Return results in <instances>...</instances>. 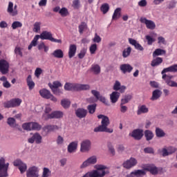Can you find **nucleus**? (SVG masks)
Returning a JSON list of instances; mask_svg holds the SVG:
<instances>
[{"label": "nucleus", "mask_w": 177, "mask_h": 177, "mask_svg": "<svg viewBox=\"0 0 177 177\" xmlns=\"http://www.w3.org/2000/svg\"><path fill=\"white\" fill-rule=\"evenodd\" d=\"M110 10V6H109V3H105L101 6L100 10L102 12L104 15H106L107 12Z\"/></svg>", "instance_id": "79ce46f5"}, {"label": "nucleus", "mask_w": 177, "mask_h": 177, "mask_svg": "<svg viewBox=\"0 0 177 177\" xmlns=\"http://www.w3.org/2000/svg\"><path fill=\"white\" fill-rule=\"evenodd\" d=\"M146 175V170H145V167L143 169H138L134 170L127 175V177H142Z\"/></svg>", "instance_id": "a211bd4d"}, {"label": "nucleus", "mask_w": 177, "mask_h": 177, "mask_svg": "<svg viewBox=\"0 0 177 177\" xmlns=\"http://www.w3.org/2000/svg\"><path fill=\"white\" fill-rule=\"evenodd\" d=\"M145 136L146 138V140H151L153 138H154V134L153 133V131L150 130H146L145 131Z\"/></svg>", "instance_id": "ea45409f"}, {"label": "nucleus", "mask_w": 177, "mask_h": 177, "mask_svg": "<svg viewBox=\"0 0 177 177\" xmlns=\"http://www.w3.org/2000/svg\"><path fill=\"white\" fill-rule=\"evenodd\" d=\"M61 104L64 109H68L71 102L68 100L64 99L61 101Z\"/></svg>", "instance_id": "8fccbe9b"}, {"label": "nucleus", "mask_w": 177, "mask_h": 177, "mask_svg": "<svg viewBox=\"0 0 177 177\" xmlns=\"http://www.w3.org/2000/svg\"><path fill=\"white\" fill-rule=\"evenodd\" d=\"M22 128L24 131H32V122L24 123L22 124Z\"/></svg>", "instance_id": "3c124183"}, {"label": "nucleus", "mask_w": 177, "mask_h": 177, "mask_svg": "<svg viewBox=\"0 0 177 177\" xmlns=\"http://www.w3.org/2000/svg\"><path fill=\"white\" fill-rule=\"evenodd\" d=\"M90 53L91 55H95V53H96V50H97V45H96V44H92L90 46Z\"/></svg>", "instance_id": "13d9d810"}, {"label": "nucleus", "mask_w": 177, "mask_h": 177, "mask_svg": "<svg viewBox=\"0 0 177 177\" xmlns=\"http://www.w3.org/2000/svg\"><path fill=\"white\" fill-rule=\"evenodd\" d=\"M97 106V104H90L87 106V110L89 113V114H94L95 111H96Z\"/></svg>", "instance_id": "37998d69"}, {"label": "nucleus", "mask_w": 177, "mask_h": 177, "mask_svg": "<svg viewBox=\"0 0 177 177\" xmlns=\"http://www.w3.org/2000/svg\"><path fill=\"white\" fill-rule=\"evenodd\" d=\"M120 70L123 74H127V73H131L133 70V67L129 64H123L120 66Z\"/></svg>", "instance_id": "6ab92c4d"}, {"label": "nucleus", "mask_w": 177, "mask_h": 177, "mask_svg": "<svg viewBox=\"0 0 177 177\" xmlns=\"http://www.w3.org/2000/svg\"><path fill=\"white\" fill-rule=\"evenodd\" d=\"M77 147H78V142L75 141L71 142L68 146V153H74L77 150Z\"/></svg>", "instance_id": "c756f323"}, {"label": "nucleus", "mask_w": 177, "mask_h": 177, "mask_svg": "<svg viewBox=\"0 0 177 177\" xmlns=\"http://www.w3.org/2000/svg\"><path fill=\"white\" fill-rule=\"evenodd\" d=\"M33 27L34 32H38V31L41 30V22H35Z\"/></svg>", "instance_id": "6e6d98bb"}, {"label": "nucleus", "mask_w": 177, "mask_h": 177, "mask_svg": "<svg viewBox=\"0 0 177 177\" xmlns=\"http://www.w3.org/2000/svg\"><path fill=\"white\" fill-rule=\"evenodd\" d=\"M162 62H163L162 58L158 57L151 61V67H157L160 66V64H161Z\"/></svg>", "instance_id": "72a5a7b5"}, {"label": "nucleus", "mask_w": 177, "mask_h": 177, "mask_svg": "<svg viewBox=\"0 0 177 177\" xmlns=\"http://www.w3.org/2000/svg\"><path fill=\"white\" fill-rule=\"evenodd\" d=\"M13 165L15 167H18L21 174H24L27 171V165L21 160H16L14 161Z\"/></svg>", "instance_id": "f8f14e48"}, {"label": "nucleus", "mask_w": 177, "mask_h": 177, "mask_svg": "<svg viewBox=\"0 0 177 177\" xmlns=\"http://www.w3.org/2000/svg\"><path fill=\"white\" fill-rule=\"evenodd\" d=\"M27 85L29 88V91H32V88L35 87V83L32 81L31 75H29L26 79Z\"/></svg>", "instance_id": "473e14b6"}, {"label": "nucleus", "mask_w": 177, "mask_h": 177, "mask_svg": "<svg viewBox=\"0 0 177 177\" xmlns=\"http://www.w3.org/2000/svg\"><path fill=\"white\" fill-rule=\"evenodd\" d=\"M48 86L51 89V91H54L59 88H62V86H63V84H62V83L59 81H55L53 82V84L49 83Z\"/></svg>", "instance_id": "7c9ffc66"}, {"label": "nucleus", "mask_w": 177, "mask_h": 177, "mask_svg": "<svg viewBox=\"0 0 177 177\" xmlns=\"http://www.w3.org/2000/svg\"><path fill=\"white\" fill-rule=\"evenodd\" d=\"M23 101L20 98H14L3 103L6 109H11L13 107H19Z\"/></svg>", "instance_id": "20e7f679"}, {"label": "nucleus", "mask_w": 177, "mask_h": 177, "mask_svg": "<svg viewBox=\"0 0 177 177\" xmlns=\"http://www.w3.org/2000/svg\"><path fill=\"white\" fill-rule=\"evenodd\" d=\"M21 50V48H20L19 46H16L14 52L17 56H20V57H23V52Z\"/></svg>", "instance_id": "603ef678"}, {"label": "nucleus", "mask_w": 177, "mask_h": 177, "mask_svg": "<svg viewBox=\"0 0 177 177\" xmlns=\"http://www.w3.org/2000/svg\"><path fill=\"white\" fill-rule=\"evenodd\" d=\"M125 89H127V86H121V83L118 80L115 81L113 85V91H120V93H124Z\"/></svg>", "instance_id": "4be33fe9"}, {"label": "nucleus", "mask_w": 177, "mask_h": 177, "mask_svg": "<svg viewBox=\"0 0 177 177\" xmlns=\"http://www.w3.org/2000/svg\"><path fill=\"white\" fill-rule=\"evenodd\" d=\"M169 154H172V152H169V151L167 149L163 148L162 149V156L163 157H167V156H169Z\"/></svg>", "instance_id": "680f3d73"}, {"label": "nucleus", "mask_w": 177, "mask_h": 177, "mask_svg": "<svg viewBox=\"0 0 177 177\" xmlns=\"http://www.w3.org/2000/svg\"><path fill=\"white\" fill-rule=\"evenodd\" d=\"M110 125V119L109 117H104L102 120L101 125L94 129V132H107L108 133H113V129H109L107 127Z\"/></svg>", "instance_id": "f257e3e1"}, {"label": "nucleus", "mask_w": 177, "mask_h": 177, "mask_svg": "<svg viewBox=\"0 0 177 177\" xmlns=\"http://www.w3.org/2000/svg\"><path fill=\"white\" fill-rule=\"evenodd\" d=\"M52 92L54 95H57V96H60L63 93V91L60 88H55V90H52Z\"/></svg>", "instance_id": "338daca9"}, {"label": "nucleus", "mask_w": 177, "mask_h": 177, "mask_svg": "<svg viewBox=\"0 0 177 177\" xmlns=\"http://www.w3.org/2000/svg\"><path fill=\"white\" fill-rule=\"evenodd\" d=\"M145 38L147 41L148 45H153V42L156 41V39H154L153 37H151L150 35H146Z\"/></svg>", "instance_id": "bf43d9fd"}, {"label": "nucleus", "mask_w": 177, "mask_h": 177, "mask_svg": "<svg viewBox=\"0 0 177 177\" xmlns=\"http://www.w3.org/2000/svg\"><path fill=\"white\" fill-rule=\"evenodd\" d=\"M91 93L94 95L97 100H100V102H102V103H104V104H106V106L109 105V102H107L106 97L100 95V92L96 90H92Z\"/></svg>", "instance_id": "dca6fc26"}, {"label": "nucleus", "mask_w": 177, "mask_h": 177, "mask_svg": "<svg viewBox=\"0 0 177 177\" xmlns=\"http://www.w3.org/2000/svg\"><path fill=\"white\" fill-rule=\"evenodd\" d=\"M43 117L45 118V120H52L53 118H62L63 112L60 111H55L50 114H44Z\"/></svg>", "instance_id": "1a4fd4ad"}, {"label": "nucleus", "mask_w": 177, "mask_h": 177, "mask_svg": "<svg viewBox=\"0 0 177 177\" xmlns=\"http://www.w3.org/2000/svg\"><path fill=\"white\" fill-rule=\"evenodd\" d=\"M138 164V160L135 158H130L123 163L124 168L126 169H131Z\"/></svg>", "instance_id": "4468645a"}, {"label": "nucleus", "mask_w": 177, "mask_h": 177, "mask_svg": "<svg viewBox=\"0 0 177 177\" xmlns=\"http://www.w3.org/2000/svg\"><path fill=\"white\" fill-rule=\"evenodd\" d=\"M39 35H37L35 36L34 39H32V41H31V44L33 46H37V42L38 41V40L39 39Z\"/></svg>", "instance_id": "e2e57ef3"}, {"label": "nucleus", "mask_w": 177, "mask_h": 177, "mask_svg": "<svg viewBox=\"0 0 177 177\" xmlns=\"http://www.w3.org/2000/svg\"><path fill=\"white\" fill-rule=\"evenodd\" d=\"M75 114L78 118H85L86 114H88V111L82 108H79L75 111Z\"/></svg>", "instance_id": "b1692460"}, {"label": "nucleus", "mask_w": 177, "mask_h": 177, "mask_svg": "<svg viewBox=\"0 0 177 177\" xmlns=\"http://www.w3.org/2000/svg\"><path fill=\"white\" fill-rule=\"evenodd\" d=\"M11 27L12 30H16V28H20L23 27V24L19 21H15L12 24Z\"/></svg>", "instance_id": "09e8293b"}, {"label": "nucleus", "mask_w": 177, "mask_h": 177, "mask_svg": "<svg viewBox=\"0 0 177 177\" xmlns=\"http://www.w3.org/2000/svg\"><path fill=\"white\" fill-rule=\"evenodd\" d=\"M39 95L41 96V97H44V99H50L52 102H57V98L53 96V95L50 93V91H49L46 88H43L40 90Z\"/></svg>", "instance_id": "39448f33"}, {"label": "nucleus", "mask_w": 177, "mask_h": 177, "mask_svg": "<svg viewBox=\"0 0 177 177\" xmlns=\"http://www.w3.org/2000/svg\"><path fill=\"white\" fill-rule=\"evenodd\" d=\"M38 49L39 50H42V49H44V52H48V50H49V47L46 46L45 43L41 42L38 45Z\"/></svg>", "instance_id": "4d7b16f0"}, {"label": "nucleus", "mask_w": 177, "mask_h": 177, "mask_svg": "<svg viewBox=\"0 0 177 177\" xmlns=\"http://www.w3.org/2000/svg\"><path fill=\"white\" fill-rule=\"evenodd\" d=\"M155 133L157 138H164V136H165V132L160 127L156 128Z\"/></svg>", "instance_id": "e433bc0d"}, {"label": "nucleus", "mask_w": 177, "mask_h": 177, "mask_svg": "<svg viewBox=\"0 0 177 177\" xmlns=\"http://www.w3.org/2000/svg\"><path fill=\"white\" fill-rule=\"evenodd\" d=\"M8 169H9V163H6L5 158H0V177H8L9 174H8Z\"/></svg>", "instance_id": "7ed1b4c3"}, {"label": "nucleus", "mask_w": 177, "mask_h": 177, "mask_svg": "<svg viewBox=\"0 0 177 177\" xmlns=\"http://www.w3.org/2000/svg\"><path fill=\"white\" fill-rule=\"evenodd\" d=\"M87 25L85 22H82L81 24L79 26V32L80 34H83L84 30L86 28Z\"/></svg>", "instance_id": "5fc2aeb1"}, {"label": "nucleus", "mask_w": 177, "mask_h": 177, "mask_svg": "<svg viewBox=\"0 0 177 177\" xmlns=\"http://www.w3.org/2000/svg\"><path fill=\"white\" fill-rule=\"evenodd\" d=\"M75 53H77V46L75 44H71L69 46L68 53L69 59H72V57H74L75 56Z\"/></svg>", "instance_id": "393cba45"}, {"label": "nucleus", "mask_w": 177, "mask_h": 177, "mask_svg": "<svg viewBox=\"0 0 177 177\" xmlns=\"http://www.w3.org/2000/svg\"><path fill=\"white\" fill-rule=\"evenodd\" d=\"M91 71L95 75L100 74V66L97 64L92 65Z\"/></svg>", "instance_id": "c03bdc74"}, {"label": "nucleus", "mask_w": 177, "mask_h": 177, "mask_svg": "<svg viewBox=\"0 0 177 177\" xmlns=\"http://www.w3.org/2000/svg\"><path fill=\"white\" fill-rule=\"evenodd\" d=\"M121 17V8H118L115 10L112 16L113 20H118Z\"/></svg>", "instance_id": "4c0bfd02"}, {"label": "nucleus", "mask_w": 177, "mask_h": 177, "mask_svg": "<svg viewBox=\"0 0 177 177\" xmlns=\"http://www.w3.org/2000/svg\"><path fill=\"white\" fill-rule=\"evenodd\" d=\"M162 93L159 89H156V90L153 91L152 93V97H151V100H157V99H158L159 97H161Z\"/></svg>", "instance_id": "c9c22d12"}, {"label": "nucleus", "mask_w": 177, "mask_h": 177, "mask_svg": "<svg viewBox=\"0 0 177 177\" xmlns=\"http://www.w3.org/2000/svg\"><path fill=\"white\" fill-rule=\"evenodd\" d=\"M65 91H77V83L66 82L64 85Z\"/></svg>", "instance_id": "c85d7f7f"}, {"label": "nucleus", "mask_w": 177, "mask_h": 177, "mask_svg": "<svg viewBox=\"0 0 177 177\" xmlns=\"http://www.w3.org/2000/svg\"><path fill=\"white\" fill-rule=\"evenodd\" d=\"M28 143H34L35 142L37 145H39L42 143V136L39 133H36L32 138L28 139Z\"/></svg>", "instance_id": "f3484780"}, {"label": "nucleus", "mask_w": 177, "mask_h": 177, "mask_svg": "<svg viewBox=\"0 0 177 177\" xmlns=\"http://www.w3.org/2000/svg\"><path fill=\"white\" fill-rule=\"evenodd\" d=\"M149 113V108L146 105H141L138 106L137 111V115H140V114H146Z\"/></svg>", "instance_id": "2f4dec72"}, {"label": "nucleus", "mask_w": 177, "mask_h": 177, "mask_svg": "<svg viewBox=\"0 0 177 177\" xmlns=\"http://www.w3.org/2000/svg\"><path fill=\"white\" fill-rule=\"evenodd\" d=\"M7 124L11 128H17L19 131H21V128H20L19 124L16 122V119H15V118H8L7 119Z\"/></svg>", "instance_id": "412c9836"}, {"label": "nucleus", "mask_w": 177, "mask_h": 177, "mask_svg": "<svg viewBox=\"0 0 177 177\" xmlns=\"http://www.w3.org/2000/svg\"><path fill=\"white\" fill-rule=\"evenodd\" d=\"M59 13L62 17H66L69 15L68 10L64 7L59 10Z\"/></svg>", "instance_id": "de8ad7c7"}, {"label": "nucleus", "mask_w": 177, "mask_h": 177, "mask_svg": "<svg viewBox=\"0 0 177 177\" xmlns=\"http://www.w3.org/2000/svg\"><path fill=\"white\" fill-rule=\"evenodd\" d=\"M39 36V38L41 39H47L50 41V42H55L57 44H62V39H57L53 38V35H52L51 32H48L46 30L43 31Z\"/></svg>", "instance_id": "f03ea898"}, {"label": "nucleus", "mask_w": 177, "mask_h": 177, "mask_svg": "<svg viewBox=\"0 0 177 177\" xmlns=\"http://www.w3.org/2000/svg\"><path fill=\"white\" fill-rule=\"evenodd\" d=\"M52 56L56 59H63L64 57V53L62 49H56L52 53Z\"/></svg>", "instance_id": "bb28decb"}, {"label": "nucleus", "mask_w": 177, "mask_h": 177, "mask_svg": "<svg viewBox=\"0 0 177 177\" xmlns=\"http://www.w3.org/2000/svg\"><path fill=\"white\" fill-rule=\"evenodd\" d=\"M162 80L166 82L167 85L168 86H171L173 88H177V83L174 81H172V78H174V76L172 75H163L162 76Z\"/></svg>", "instance_id": "9d476101"}, {"label": "nucleus", "mask_w": 177, "mask_h": 177, "mask_svg": "<svg viewBox=\"0 0 177 177\" xmlns=\"http://www.w3.org/2000/svg\"><path fill=\"white\" fill-rule=\"evenodd\" d=\"M7 12H8V13H9V15H10L12 17L17 16V14H18L17 10L13 9V2L10 1L8 3Z\"/></svg>", "instance_id": "a878e982"}, {"label": "nucleus", "mask_w": 177, "mask_h": 177, "mask_svg": "<svg viewBox=\"0 0 177 177\" xmlns=\"http://www.w3.org/2000/svg\"><path fill=\"white\" fill-rule=\"evenodd\" d=\"M91 149V140H85L81 143L80 151L82 153H85V151H89Z\"/></svg>", "instance_id": "aec40b11"}, {"label": "nucleus", "mask_w": 177, "mask_h": 177, "mask_svg": "<svg viewBox=\"0 0 177 177\" xmlns=\"http://www.w3.org/2000/svg\"><path fill=\"white\" fill-rule=\"evenodd\" d=\"M42 126L38 122H32V131H41Z\"/></svg>", "instance_id": "a18cd8bd"}, {"label": "nucleus", "mask_w": 177, "mask_h": 177, "mask_svg": "<svg viewBox=\"0 0 177 177\" xmlns=\"http://www.w3.org/2000/svg\"><path fill=\"white\" fill-rule=\"evenodd\" d=\"M9 62L6 61V59L0 60V73H1L3 75H5L9 73Z\"/></svg>", "instance_id": "0eeeda50"}, {"label": "nucleus", "mask_w": 177, "mask_h": 177, "mask_svg": "<svg viewBox=\"0 0 177 177\" xmlns=\"http://www.w3.org/2000/svg\"><path fill=\"white\" fill-rule=\"evenodd\" d=\"M50 176H52V171H50V169H49V168L44 167L43 169L41 177H50Z\"/></svg>", "instance_id": "a19ab883"}, {"label": "nucleus", "mask_w": 177, "mask_h": 177, "mask_svg": "<svg viewBox=\"0 0 177 177\" xmlns=\"http://www.w3.org/2000/svg\"><path fill=\"white\" fill-rule=\"evenodd\" d=\"M59 127L57 125H46L43 127V131L46 133H50V132H55V131H57Z\"/></svg>", "instance_id": "5701e85b"}, {"label": "nucleus", "mask_w": 177, "mask_h": 177, "mask_svg": "<svg viewBox=\"0 0 177 177\" xmlns=\"http://www.w3.org/2000/svg\"><path fill=\"white\" fill-rule=\"evenodd\" d=\"M91 86L89 84H82L76 83V91H89Z\"/></svg>", "instance_id": "cd10ccee"}, {"label": "nucleus", "mask_w": 177, "mask_h": 177, "mask_svg": "<svg viewBox=\"0 0 177 177\" xmlns=\"http://www.w3.org/2000/svg\"><path fill=\"white\" fill-rule=\"evenodd\" d=\"M72 6L74 9H80V0H73Z\"/></svg>", "instance_id": "69168bd1"}, {"label": "nucleus", "mask_w": 177, "mask_h": 177, "mask_svg": "<svg viewBox=\"0 0 177 177\" xmlns=\"http://www.w3.org/2000/svg\"><path fill=\"white\" fill-rule=\"evenodd\" d=\"M167 52L165 50L158 48L154 50L153 53V57H156V56H162V55H165Z\"/></svg>", "instance_id": "58836bf2"}, {"label": "nucleus", "mask_w": 177, "mask_h": 177, "mask_svg": "<svg viewBox=\"0 0 177 177\" xmlns=\"http://www.w3.org/2000/svg\"><path fill=\"white\" fill-rule=\"evenodd\" d=\"M131 99H132V95H125L124 97L121 100L122 104H127V103H128L131 100Z\"/></svg>", "instance_id": "864d4df0"}, {"label": "nucleus", "mask_w": 177, "mask_h": 177, "mask_svg": "<svg viewBox=\"0 0 177 177\" xmlns=\"http://www.w3.org/2000/svg\"><path fill=\"white\" fill-rule=\"evenodd\" d=\"M26 176L39 177V169L36 166L29 167L28 171H26Z\"/></svg>", "instance_id": "6e6552de"}, {"label": "nucleus", "mask_w": 177, "mask_h": 177, "mask_svg": "<svg viewBox=\"0 0 177 177\" xmlns=\"http://www.w3.org/2000/svg\"><path fill=\"white\" fill-rule=\"evenodd\" d=\"M144 171H147L150 172L151 175H158L160 171H162V168H159L156 167L154 165H146L144 167Z\"/></svg>", "instance_id": "423d86ee"}, {"label": "nucleus", "mask_w": 177, "mask_h": 177, "mask_svg": "<svg viewBox=\"0 0 177 177\" xmlns=\"http://www.w3.org/2000/svg\"><path fill=\"white\" fill-rule=\"evenodd\" d=\"M131 52H132V48L128 47V48H125L122 51V57L124 58L128 57V56H129V55H131Z\"/></svg>", "instance_id": "49530a36"}, {"label": "nucleus", "mask_w": 177, "mask_h": 177, "mask_svg": "<svg viewBox=\"0 0 177 177\" xmlns=\"http://www.w3.org/2000/svg\"><path fill=\"white\" fill-rule=\"evenodd\" d=\"M85 55H86V49L83 48L81 50L80 53L78 54L79 59H84V57H85Z\"/></svg>", "instance_id": "052dcab7"}, {"label": "nucleus", "mask_w": 177, "mask_h": 177, "mask_svg": "<svg viewBox=\"0 0 177 177\" xmlns=\"http://www.w3.org/2000/svg\"><path fill=\"white\" fill-rule=\"evenodd\" d=\"M131 138H133L135 140H140L143 138V129H134L131 133H130Z\"/></svg>", "instance_id": "ddd939ff"}, {"label": "nucleus", "mask_w": 177, "mask_h": 177, "mask_svg": "<svg viewBox=\"0 0 177 177\" xmlns=\"http://www.w3.org/2000/svg\"><path fill=\"white\" fill-rule=\"evenodd\" d=\"M93 42H96L97 44H99L100 42H102V38L100 37V36L97 35V33L95 34V37L93 39Z\"/></svg>", "instance_id": "0e129e2a"}, {"label": "nucleus", "mask_w": 177, "mask_h": 177, "mask_svg": "<svg viewBox=\"0 0 177 177\" xmlns=\"http://www.w3.org/2000/svg\"><path fill=\"white\" fill-rule=\"evenodd\" d=\"M140 21L145 24L148 30H154V28H156V23L151 20L147 19L145 17H141Z\"/></svg>", "instance_id": "9b49d317"}, {"label": "nucleus", "mask_w": 177, "mask_h": 177, "mask_svg": "<svg viewBox=\"0 0 177 177\" xmlns=\"http://www.w3.org/2000/svg\"><path fill=\"white\" fill-rule=\"evenodd\" d=\"M169 67L170 68V73H176L177 72V64H174Z\"/></svg>", "instance_id": "774afa93"}, {"label": "nucleus", "mask_w": 177, "mask_h": 177, "mask_svg": "<svg viewBox=\"0 0 177 177\" xmlns=\"http://www.w3.org/2000/svg\"><path fill=\"white\" fill-rule=\"evenodd\" d=\"M97 162V159L96 158V156H91L81 165L80 168H86V167H89V165H93V164H96Z\"/></svg>", "instance_id": "2eb2a0df"}, {"label": "nucleus", "mask_w": 177, "mask_h": 177, "mask_svg": "<svg viewBox=\"0 0 177 177\" xmlns=\"http://www.w3.org/2000/svg\"><path fill=\"white\" fill-rule=\"evenodd\" d=\"M119 97H120V93L117 91H113L110 95V99L112 103H117V102H118Z\"/></svg>", "instance_id": "f704fd0d"}]
</instances>
